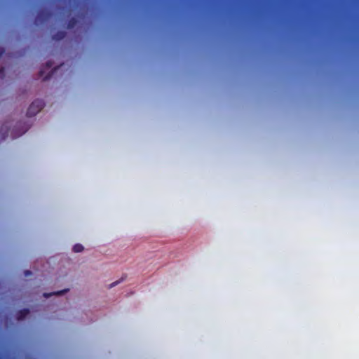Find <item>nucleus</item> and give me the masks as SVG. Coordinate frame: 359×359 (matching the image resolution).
<instances>
[{
	"label": "nucleus",
	"instance_id": "nucleus-11",
	"mask_svg": "<svg viewBox=\"0 0 359 359\" xmlns=\"http://www.w3.org/2000/svg\"><path fill=\"white\" fill-rule=\"evenodd\" d=\"M5 69L4 67L0 68V77L3 78L4 76Z\"/></svg>",
	"mask_w": 359,
	"mask_h": 359
},
{
	"label": "nucleus",
	"instance_id": "nucleus-6",
	"mask_svg": "<svg viewBox=\"0 0 359 359\" xmlns=\"http://www.w3.org/2000/svg\"><path fill=\"white\" fill-rule=\"evenodd\" d=\"M69 291V289H65L60 291L54 292L53 293H43V297L46 298L50 297L52 295H62Z\"/></svg>",
	"mask_w": 359,
	"mask_h": 359
},
{
	"label": "nucleus",
	"instance_id": "nucleus-1",
	"mask_svg": "<svg viewBox=\"0 0 359 359\" xmlns=\"http://www.w3.org/2000/svg\"><path fill=\"white\" fill-rule=\"evenodd\" d=\"M45 106V103L42 100H35L32 104L29 105L27 111V116L29 117L34 116L37 114Z\"/></svg>",
	"mask_w": 359,
	"mask_h": 359
},
{
	"label": "nucleus",
	"instance_id": "nucleus-2",
	"mask_svg": "<svg viewBox=\"0 0 359 359\" xmlns=\"http://www.w3.org/2000/svg\"><path fill=\"white\" fill-rule=\"evenodd\" d=\"M51 15V13L47 11H41L39 12L36 18V21H39L41 22H43L46 21L48 18H49Z\"/></svg>",
	"mask_w": 359,
	"mask_h": 359
},
{
	"label": "nucleus",
	"instance_id": "nucleus-7",
	"mask_svg": "<svg viewBox=\"0 0 359 359\" xmlns=\"http://www.w3.org/2000/svg\"><path fill=\"white\" fill-rule=\"evenodd\" d=\"M83 246L81 244H75L73 247V251L74 252H81L83 250Z\"/></svg>",
	"mask_w": 359,
	"mask_h": 359
},
{
	"label": "nucleus",
	"instance_id": "nucleus-12",
	"mask_svg": "<svg viewBox=\"0 0 359 359\" xmlns=\"http://www.w3.org/2000/svg\"><path fill=\"white\" fill-rule=\"evenodd\" d=\"M121 281L120 280H118V281H115L114 283H112L111 284L109 285V288H111L116 285H117Z\"/></svg>",
	"mask_w": 359,
	"mask_h": 359
},
{
	"label": "nucleus",
	"instance_id": "nucleus-9",
	"mask_svg": "<svg viewBox=\"0 0 359 359\" xmlns=\"http://www.w3.org/2000/svg\"><path fill=\"white\" fill-rule=\"evenodd\" d=\"M59 67H55L54 69H53L48 74H47L44 78H43V80L44 81H47L48 79H50L52 76V75L53 74L54 72L56 71L57 69H58Z\"/></svg>",
	"mask_w": 359,
	"mask_h": 359
},
{
	"label": "nucleus",
	"instance_id": "nucleus-16",
	"mask_svg": "<svg viewBox=\"0 0 359 359\" xmlns=\"http://www.w3.org/2000/svg\"><path fill=\"white\" fill-rule=\"evenodd\" d=\"M43 74V70H40V72H39L40 76H42Z\"/></svg>",
	"mask_w": 359,
	"mask_h": 359
},
{
	"label": "nucleus",
	"instance_id": "nucleus-14",
	"mask_svg": "<svg viewBox=\"0 0 359 359\" xmlns=\"http://www.w3.org/2000/svg\"><path fill=\"white\" fill-rule=\"evenodd\" d=\"M32 274V272L29 270L25 271V276H28Z\"/></svg>",
	"mask_w": 359,
	"mask_h": 359
},
{
	"label": "nucleus",
	"instance_id": "nucleus-8",
	"mask_svg": "<svg viewBox=\"0 0 359 359\" xmlns=\"http://www.w3.org/2000/svg\"><path fill=\"white\" fill-rule=\"evenodd\" d=\"M76 22H77V20L75 18H71L68 22L67 27L69 29L73 28L76 25Z\"/></svg>",
	"mask_w": 359,
	"mask_h": 359
},
{
	"label": "nucleus",
	"instance_id": "nucleus-10",
	"mask_svg": "<svg viewBox=\"0 0 359 359\" xmlns=\"http://www.w3.org/2000/svg\"><path fill=\"white\" fill-rule=\"evenodd\" d=\"M53 65V62L52 61H48L46 63V69H50Z\"/></svg>",
	"mask_w": 359,
	"mask_h": 359
},
{
	"label": "nucleus",
	"instance_id": "nucleus-5",
	"mask_svg": "<svg viewBox=\"0 0 359 359\" xmlns=\"http://www.w3.org/2000/svg\"><path fill=\"white\" fill-rule=\"evenodd\" d=\"M66 36V32L65 31H59L52 36V39L55 41H60L63 39Z\"/></svg>",
	"mask_w": 359,
	"mask_h": 359
},
{
	"label": "nucleus",
	"instance_id": "nucleus-3",
	"mask_svg": "<svg viewBox=\"0 0 359 359\" xmlns=\"http://www.w3.org/2000/svg\"><path fill=\"white\" fill-rule=\"evenodd\" d=\"M29 314V309H23L16 313V318L18 320H24Z\"/></svg>",
	"mask_w": 359,
	"mask_h": 359
},
{
	"label": "nucleus",
	"instance_id": "nucleus-13",
	"mask_svg": "<svg viewBox=\"0 0 359 359\" xmlns=\"http://www.w3.org/2000/svg\"><path fill=\"white\" fill-rule=\"evenodd\" d=\"M4 48L0 47V57L4 55Z\"/></svg>",
	"mask_w": 359,
	"mask_h": 359
},
{
	"label": "nucleus",
	"instance_id": "nucleus-15",
	"mask_svg": "<svg viewBox=\"0 0 359 359\" xmlns=\"http://www.w3.org/2000/svg\"><path fill=\"white\" fill-rule=\"evenodd\" d=\"M25 133V130H22V132H20L19 134L17 135V136H20V135H22L23 133ZM16 135H14L13 137H15Z\"/></svg>",
	"mask_w": 359,
	"mask_h": 359
},
{
	"label": "nucleus",
	"instance_id": "nucleus-4",
	"mask_svg": "<svg viewBox=\"0 0 359 359\" xmlns=\"http://www.w3.org/2000/svg\"><path fill=\"white\" fill-rule=\"evenodd\" d=\"M8 128L4 124L0 128V135L1 140H4L8 135Z\"/></svg>",
	"mask_w": 359,
	"mask_h": 359
}]
</instances>
